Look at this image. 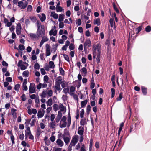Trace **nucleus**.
<instances>
[{
  "label": "nucleus",
  "mask_w": 151,
  "mask_h": 151,
  "mask_svg": "<svg viewBox=\"0 0 151 151\" xmlns=\"http://www.w3.org/2000/svg\"><path fill=\"white\" fill-rule=\"evenodd\" d=\"M30 23V21L28 19H26L25 20V24L26 26L28 25Z\"/></svg>",
  "instance_id": "64"
},
{
  "label": "nucleus",
  "mask_w": 151,
  "mask_h": 151,
  "mask_svg": "<svg viewBox=\"0 0 151 151\" xmlns=\"http://www.w3.org/2000/svg\"><path fill=\"white\" fill-rule=\"evenodd\" d=\"M32 10V6L29 5L28 6L27 9V11L29 12H30Z\"/></svg>",
  "instance_id": "57"
},
{
  "label": "nucleus",
  "mask_w": 151,
  "mask_h": 151,
  "mask_svg": "<svg viewBox=\"0 0 151 151\" xmlns=\"http://www.w3.org/2000/svg\"><path fill=\"white\" fill-rule=\"evenodd\" d=\"M59 70L60 73L62 75H63L64 74V71L62 68H59Z\"/></svg>",
  "instance_id": "59"
},
{
  "label": "nucleus",
  "mask_w": 151,
  "mask_h": 151,
  "mask_svg": "<svg viewBox=\"0 0 151 151\" xmlns=\"http://www.w3.org/2000/svg\"><path fill=\"white\" fill-rule=\"evenodd\" d=\"M49 78L48 76L45 75L44 76V80L45 83H47L48 81Z\"/></svg>",
  "instance_id": "47"
},
{
  "label": "nucleus",
  "mask_w": 151,
  "mask_h": 151,
  "mask_svg": "<svg viewBox=\"0 0 151 151\" xmlns=\"http://www.w3.org/2000/svg\"><path fill=\"white\" fill-rule=\"evenodd\" d=\"M47 95V93L45 91H42L40 96L42 98H45Z\"/></svg>",
  "instance_id": "22"
},
{
  "label": "nucleus",
  "mask_w": 151,
  "mask_h": 151,
  "mask_svg": "<svg viewBox=\"0 0 151 151\" xmlns=\"http://www.w3.org/2000/svg\"><path fill=\"white\" fill-rule=\"evenodd\" d=\"M84 128L83 127H80L78 129V133L80 135H83V133Z\"/></svg>",
  "instance_id": "12"
},
{
  "label": "nucleus",
  "mask_w": 151,
  "mask_h": 151,
  "mask_svg": "<svg viewBox=\"0 0 151 151\" xmlns=\"http://www.w3.org/2000/svg\"><path fill=\"white\" fill-rule=\"evenodd\" d=\"M78 135H76L74 136L70 144L73 146H75L78 142Z\"/></svg>",
  "instance_id": "3"
},
{
  "label": "nucleus",
  "mask_w": 151,
  "mask_h": 151,
  "mask_svg": "<svg viewBox=\"0 0 151 151\" xmlns=\"http://www.w3.org/2000/svg\"><path fill=\"white\" fill-rule=\"evenodd\" d=\"M63 139L65 142L66 143V145H68L70 141V138L68 137H64Z\"/></svg>",
  "instance_id": "26"
},
{
  "label": "nucleus",
  "mask_w": 151,
  "mask_h": 151,
  "mask_svg": "<svg viewBox=\"0 0 151 151\" xmlns=\"http://www.w3.org/2000/svg\"><path fill=\"white\" fill-rule=\"evenodd\" d=\"M76 22L78 26L80 25L81 23V19H79L77 20L76 21Z\"/></svg>",
  "instance_id": "53"
},
{
  "label": "nucleus",
  "mask_w": 151,
  "mask_h": 151,
  "mask_svg": "<svg viewBox=\"0 0 151 151\" xmlns=\"http://www.w3.org/2000/svg\"><path fill=\"white\" fill-rule=\"evenodd\" d=\"M19 49L17 50H18L19 52V53H20L21 55H22V51L23 50L25 49L24 46L22 44H20L19 46Z\"/></svg>",
  "instance_id": "11"
},
{
  "label": "nucleus",
  "mask_w": 151,
  "mask_h": 151,
  "mask_svg": "<svg viewBox=\"0 0 151 151\" xmlns=\"http://www.w3.org/2000/svg\"><path fill=\"white\" fill-rule=\"evenodd\" d=\"M67 121V127H68L70 125L71 123V118L70 114L68 116Z\"/></svg>",
  "instance_id": "20"
},
{
  "label": "nucleus",
  "mask_w": 151,
  "mask_h": 151,
  "mask_svg": "<svg viewBox=\"0 0 151 151\" xmlns=\"http://www.w3.org/2000/svg\"><path fill=\"white\" fill-rule=\"evenodd\" d=\"M91 42L90 40H87L85 42L84 44V49L86 47V46H88V47L91 46Z\"/></svg>",
  "instance_id": "13"
},
{
  "label": "nucleus",
  "mask_w": 151,
  "mask_h": 151,
  "mask_svg": "<svg viewBox=\"0 0 151 151\" xmlns=\"http://www.w3.org/2000/svg\"><path fill=\"white\" fill-rule=\"evenodd\" d=\"M62 148L60 147H57L54 148L53 149V151H61Z\"/></svg>",
  "instance_id": "52"
},
{
  "label": "nucleus",
  "mask_w": 151,
  "mask_h": 151,
  "mask_svg": "<svg viewBox=\"0 0 151 151\" xmlns=\"http://www.w3.org/2000/svg\"><path fill=\"white\" fill-rule=\"evenodd\" d=\"M21 26L20 23H18L17 26L16 30V33L17 35H19L21 34Z\"/></svg>",
  "instance_id": "7"
},
{
  "label": "nucleus",
  "mask_w": 151,
  "mask_h": 151,
  "mask_svg": "<svg viewBox=\"0 0 151 151\" xmlns=\"http://www.w3.org/2000/svg\"><path fill=\"white\" fill-rule=\"evenodd\" d=\"M141 30V26H139L138 27L136 28L135 31L136 34L138 33Z\"/></svg>",
  "instance_id": "46"
},
{
  "label": "nucleus",
  "mask_w": 151,
  "mask_h": 151,
  "mask_svg": "<svg viewBox=\"0 0 151 151\" xmlns=\"http://www.w3.org/2000/svg\"><path fill=\"white\" fill-rule=\"evenodd\" d=\"M29 18L31 21L33 22H35L37 20L36 17L35 16H31Z\"/></svg>",
  "instance_id": "37"
},
{
  "label": "nucleus",
  "mask_w": 151,
  "mask_h": 151,
  "mask_svg": "<svg viewBox=\"0 0 151 151\" xmlns=\"http://www.w3.org/2000/svg\"><path fill=\"white\" fill-rule=\"evenodd\" d=\"M86 123L85 118L82 119L80 121L81 124L82 126H84Z\"/></svg>",
  "instance_id": "28"
},
{
  "label": "nucleus",
  "mask_w": 151,
  "mask_h": 151,
  "mask_svg": "<svg viewBox=\"0 0 151 151\" xmlns=\"http://www.w3.org/2000/svg\"><path fill=\"white\" fill-rule=\"evenodd\" d=\"M20 87V85L19 84H17L15 85L14 89L16 91H18L19 90Z\"/></svg>",
  "instance_id": "51"
},
{
  "label": "nucleus",
  "mask_w": 151,
  "mask_h": 151,
  "mask_svg": "<svg viewBox=\"0 0 151 151\" xmlns=\"http://www.w3.org/2000/svg\"><path fill=\"white\" fill-rule=\"evenodd\" d=\"M100 24V19L99 18L97 19L94 22V24H97V25L99 26Z\"/></svg>",
  "instance_id": "33"
},
{
  "label": "nucleus",
  "mask_w": 151,
  "mask_h": 151,
  "mask_svg": "<svg viewBox=\"0 0 151 151\" xmlns=\"http://www.w3.org/2000/svg\"><path fill=\"white\" fill-rule=\"evenodd\" d=\"M57 33V31L56 30H55L54 31L53 29H52L49 32V34L50 36L53 35L54 36L56 35Z\"/></svg>",
  "instance_id": "19"
},
{
  "label": "nucleus",
  "mask_w": 151,
  "mask_h": 151,
  "mask_svg": "<svg viewBox=\"0 0 151 151\" xmlns=\"http://www.w3.org/2000/svg\"><path fill=\"white\" fill-rule=\"evenodd\" d=\"M48 40V39L46 37H43L41 41V42L40 44V46L41 47L44 42L46 41H47Z\"/></svg>",
  "instance_id": "14"
},
{
  "label": "nucleus",
  "mask_w": 151,
  "mask_h": 151,
  "mask_svg": "<svg viewBox=\"0 0 151 151\" xmlns=\"http://www.w3.org/2000/svg\"><path fill=\"white\" fill-rule=\"evenodd\" d=\"M64 16L65 15L63 14H60L58 18V21L60 22H62L63 20Z\"/></svg>",
  "instance_id": "23"
},
{
  "label": "nucleus",
  "mask_w": 151,
  "mask_h": 151,
  "mask_svg": "<svg viewBox=\"0 0 151 151\" xmlns=\"http://www.w3.org/2000/svg\"><path fill=\"white\" fill-rule=\"evenodd\" d=\"M52 109V107H49L48 108H47L46 109V112L47 114H49L51 111Z\"/></svg>",
  "instance_id": "48"
},
{
  "label": "nucleus",
  "mask_w": 151,
  "mask_h": 151,
  "mask_svg": "<svg viewBox=\"0 0 151 151\" xmlns=\"http://www.w3.org/2000/svg\"><path fill=\"white\" fill-rule=\"evenodd\" d=\"M53 109L54 111L55 112L57 110H58L59 107L56 104H55L53 105Z\"/></svg>",
  "instance_id": "40"
},
{
  "label": "nucleus",
  "mask_w": 151,
  "mask_h": 151,
  "mask_svg": "<svg viewBox=\"0 0 151 151\" xmlns=\"http://www.w3.org/2000/svg\"><path fill=\"white\" fill-rule=\"evenodd\" d=\"M84 114V111L83 109H82L80 111V117L81 118L83 117Z\"/></svg>",
  "instance_id": "43"
},
{
  "label": "nucleus",
  "mask_w": 151,
  "mask_h": 151,
  "mask_svg": "<svg viewBox=\"0 0 151 151\" xmlns=\"http://www.w3.org/2000/svg\"><path fill=\"white\" fill-rule=\"evenodd\" d=\"M40 18V20L42 22H43L46 19L45 15L43 13L42 14L41 17Z\"/></svg>",
  "instance_id": "34"
},
{
  "label": "nucleus",
  "mask_w": 151,
  "mask_h": 151,
  "mask_svg": "<svg viewBox=\"0 0 151 151\" xmlns=\"http://www.w3.org/2000/svg\"><path fill=\"white\" fill-rule=\"evenodd\" d=\"M11 139L12 141V144H15V142L14 141V136L13 135H12L11 136Z\"/></svg>",
  "instance_id": "58"
},
{
  "label": "nucleus",
  "mask_w": 151,
  "mask_h": 151,
  "mask_svg": "<svg viewBox=\"0 0 151 151\" xmlns=\"http://www.w3.org/2000/svg\"><path fill=\"white\" fill-rule=\"evenodd\" d=\"M27 66H25L24 65H22L20 66L21 69L22 70H24L26 69Z\"/></svg>",
  "instance_id": "60"
},
{
  "label": "nucleus",
  "mask_w": 151,
  "mask_h": 151,
  "mask_svg": "<svg viewBox=\"0 0 151 151\" xmlns=\"http://www.w3.org/2000/svg\"><path fill=\"white\" fill-rule=\"evenodd\" d=\"M56 125V123L55 122H50L49 125L50 128L53 129L55 128Z\"/></svg>",
  "instance_id": "21"
},
{
  "label": "nucleus",
  "mask_w": 151,
  "mask_h": 151,
  "mask_svg": "<svg viewBox=\"0 0 151 151\" xmlns=\"http://www.w3.org/2000/svg\"><path fill=\"white\" fill-rule=\"evenodd\" d=\"M67 119L66 117L64 116L62 118L60 124V127L62 128L65 127L67 125V122H66Z\"/></svg>",
  "instance_id": "2"
},
{
  "label": "nucleus",
  "mask_w": 151,
  "mask_h": 151,
  "mask_svg": "<svg viewBox=\"0 0 151 151\" xmlns=\"http://www.w3.org/2000/svg\"><path fill=\"white\" fill-rule=\"evenodd\" d=\"M145 31L147 32H149L151 31V27L150 26H147L145 29Z\"/></svg>",
  "instance_id": "41"
},
{
  "label": "nucleus",
  "mask_w": 151,
  "mask_h": 151,
  "mask_svg": "<svg viewBox=\"0 0 151 151\" xmlns=\"http://www.w3.org/2000/svg\"><path fill=\"white\" fill-rule=\"evenodd\" d=\"M97 52L98 54L97 55V58H96V61L97 63H98L100 62V52L99 50V49H98L97 50Z\"/></svg>",
  "instance_id": "16"
},
{
  "label": "nucleus",
  "mask_w": 151,
  "mask_h": 151,
  "mask_svg": "<svg viewBox=\"0 0 151 151\" xmlns=\"http://www.w3.org/2000/svg\"><path fill=\"white\" fill-rule=\"evenodd\" d=\"M21 99L22 101H24L26 100V96H25V94H23L21 96Z\"/></svg>",
  "instance_id": "63"
},
{
  "label": "nucleus",
  "mask_w": 151,
  "mask_h": 151,
  "mask_svg": "<svg viewBox=\"0 0 151 151\" xmlns=\"http://www.w3.org/2000/svg\"><path fill=\"white\" fill-rule=\"evenodd\" d=\"M37 24L38 28L37 29H40V26L41 25V24L40 21L39 20H37Z\"/></svg>",
  "instance_id": "55"
},
{
  "label": "nucleus",
  "mask_w": 151,
  "mask_h": 151,
  "mask_svg": "<svg viewBox=\"0 0 151 151\" xmlns=\"http://www.w3.org/2000/svg\"><path fill=\"white\" fill-rule=\"evenodd\" d=\"M64 26L63 22H61L59 23V28H63Z\"/></svg>",
  "instance_id": "49"
},
{
  "label": "nucleus",
  "mask_w": 151,
  "mask_h": 151,
  "mask_svg": "<svg viewBox=\"0 0 151 151\" xmlns=\"http://www.w3.org/2000/svg\"><path fill=\"white\" fill-rule=\"evenodd\" d=\"M111 91L112 93L111 97L113 98L114 97L115 94V90L113 88L111 89Z\"/></svg>",
  "instance_id": "44"
},
{
  "label": "nucleus",
  "mask_w": 151,
  "mask_h": 151,
  "mask_svg": "<svg viewBox=\"0 0 151 151\" xmlns=\"http://www.w3.org/2000/svg\"><path fill=\"white\" fill-rule=\"evenodd\" d=\"M55 118V115L52 114H51L50 116V120L52 122H53L54 121V119Z\"/></svg>",
  "instance_id": "56"
},
{
  "label": "nucleus",
  "mask_w": 151,
  "mask_h": 151,
  "mask_svg": "<svg viewBox=\"0 0 151 151\" xmlns=\"http://www.w3.org/2000/svg\"><path fill=\"white\" fill-rule=\"evenodd\" d=\"M18 6L21 8V9H23V7L24 6V4L22 1H19L18 2Z\"/></svg>",
  "instance_id": "31"
},
{
  "label": "nucleus",
  "mask_w": 151,
  "mask_h": 151,
  "mask_svg": "<svg viewBox=\"0 0 151 151\" xmlns=\"http://www.w3.org/2000/svg\"><path fill=\"white\" fill-rule=\"evenodd\" d=\"M81 73H83L84 74V76H85L87 73V69L85 67H83L81 69Z\"/></svg>",
  "instance_id": "32"
},
{
  "label": "nucleus",
  "mask_w": 151,
  "mask_h": 151,
  "mask_svg": "<svg viewBox=\"0 0 151 151\" xmlns=\"http://www.w3.org/2000/svg\"><path fill=\"white\" fill-rule=\"evenodd\" d=\"M48 95V97L52 96L53 94V91L51 90H48L47 92Z\"/></svg>",
  "instance_id": "27"
},
{
  "label": "nucleus",
  "mask_w": 151,
  "mask_h": 151,
  "mask_svg": "<svg viewBox=\"0 0 151 151\" xmlns=\"http://www.w3.org/2000/svg\"><path fill=\"white\" fill-rule=\"evenodd\" d=\"M56 143L58 146L59 147H62L64 145L63 142L59 138H58L57 140Z\"/></svg>",
  "instance_id": "8"
},
{
  "label": "nucleus",
  "mask_w": 151,
  "mask_h": 151,
  "mask_svg": "<svg viewBox=\"0 0 151 151\" xmlns=\"http://www.w3.org/2000/svg\"><path fill=\"white\" fill-rule=\"evenodd\" d=\"M123 93L121 92L119 95V97L116 98V99L117 101H120L121 100L122 98Z\"/></svg>",
  "instance_id": "39"
},
{
  "label": "nucleus",
  "mask_w": 151,
  "mask_h": 151,
  "mask_svg": "<svg viewBox=\"0 0 151 151\" xmlns=\"http://www.w3.org/2000/svg\"><path fill=\"white\" fill-rule=\"evenodd\" d=\"M109 22L111 24V27L113 26L115 24L114 20L113 19H111L110 20Z\"/></svg>",
  "instance_id": "38"
},
{
  "label": "nucleus",
  "mask_w": 151,
  "mask_h": 151,
  "mask_svg": "<svg viewBox=\"0 0 151 151\" xmlns=\"http://www.w3.org/2000/svg\"><path fill=\"white\" fill-rule=\"evenodd\" d=\"M34 68L35 69L39 70L40 68V65L39 64L36 63L34 65Z\"/></svg>",
  "instance_id": "45"
},
{
  "label": "nucleus",
  "mask_w": 151,
  "mask_h": 151,
  "mask_svg": "<svg viewBox=\"0 0 151 151\" xmlns=\"http://www.w3.org/2000/svg\"><path fill=\"white\" fill-rule=\"evenodd\" d=\"M63 56L64 59L68 62H69V58L68 56L66 54H64Z\"/></svg>",
  "instance_id": "50"
},
{
  "label": "nucleus",
  "mask_w": 151,
  "mask_h": 151,
  "mask_svg": "<svg viewBox=\"0 0 151 151\" xmlns=\"http://www.w3.org/2000/svg\"><path fill=\"white\" fill-rule=\"evenodd\" d=\"M37 34L38 38L40 37H43L45 35V31L37 29Z\"/></svg>",
  "instance_id": "4"
},
{
  "label": "nucleus",
  "mask_w": 151,
  "mask_h": 151,
  "mask_svg": "<svg viewBox=\"0 0 151 151\" xmlns=\"http://www.w3.org/2000/svg\"><path fill=\"white\" fill-rule=\"evenodd\" d=\"M64 93L65 94H67V93H69V89L68 87H67L66 88H64L63 89V91Z\"/></svg>",
  "instance_id": "36"
},
{
  "label": "nucleus",
  "mask_w": 151,
  "mask_h": 151,
  "mask_svg": "<svg viewBox=\"0 0 151 151\" xmlns=\"http://www.w3.org/2000/svg\"><path fill=\"white\" fill-rule=\"evenodd\" d=\"M47 105V106H50L53 104V100L52 98L49 99L46 102Z\"/></svg>",
  "instance_id": "18"
},
{
  "label": "nucleus",
  "mask_w": 151,
  "mask_h": 151,
  "mask_svg": "<svg viewBox=\"0 0 151 151\" xmlns=\"http://www.w3.org/2000/svg\"><path fill=\"white\" fill-rule=\"evenodd\" d=\"M29 35L30 36V37L31 38V39L34 40H38L39 39L37 34L30 33Z\"/></svg>",
  "instance_id": "9"
},
{
  "label": "nucleus",
  "mask_w": 151,
  "mask_h": 151,
  "mask_svg": "<svg viewBox=\"0 0 151 151\" xmlns=\"http://www.w3.org/2000/svg\"><path fill=\"white\" fill-rule=\"evenodd\" d=\"M46 56H48L50 55L51 54L50 52V45L47 44L46 45Z\"/></svg>",
  "instance_id": "5"
},
{
  "label": "nucleus",
  "mask_w": 151,
  "mask_h": 151,
  "mask_svg": "<svg viewBox=\"0 0 151 151\" xmlns=\"http://www.w3.org/2000/svg\"><path fill=\"white\" fill-rule=\"evenodd\" d=\"M95 86V83L93 81L92 82H91V85H90V88L91 89H93L94 88Z\"/></svg>",
  "instance_id": "62"
},
{
  "label": "nucleus",
  "mask_w": 151,
  "mask_h": 151,
  "mask_svg": "<svg viewBox=\"0 0 151 151\" xmlns=\"http://www.w3.org/2000/svg\"><path fill=\"white\" fill-rule=\"evenodd\" d=\"M45 113V111L42 109H40L38 111L37 113L38 117L42 118L44 116Z\"/></svg>",
  "instance_id": "6"
},
{
  "label": "nucleus",
  "mask_w": 151,
  "mask_h": 151,
  "mask_svg": "<svg viewBox=\"0 0 151 151\" xmlns=\"http://www.w3.org/2000/svg\"><path fill=\"white\" fill-rule=\"evenodd\" d=\"M76 90V88L73 86H71L70 88L69 94L71 95H73L74 94V91Z\"/></svg>",
  "instance_id": "15"
},
{
  "label": "nucleus",
  "mask_w": 151,
  "mask_h": 151,
  "mask_svg": "<svg viewBox=\"0 0 151 151\" xmlns=\"http://www.w3.org/2000/svg\"><path fill=\"white\" fill-rule=\"evenodd\" d=\"M50 140L52 142H54L55 139V137L53 135H52L50 137Z\"/></svg>",
  "instance_id": "61"
},
{
  "label": "nucleus",
  "mask_w": 151,
  "mask_h": 151,
  "mask_svg": "<svg viewBox=\"0 0 151 151\" xmlns=\"http://www.w3.org/2000/svg\"><path fill=\"white\" fill-rule=\"evenodd\" d=\"M31 134V132L30 130V128L29 127H27L26 130L25 131V136L27 137L29 135Z\"/></svg>",
  "instance_id": "17"
},
{
  "label": "nucleus",
  "mask_w": 151,
  "mask_h": 151,
  "mask_svg": "<svg viewBox=\"0 0 151 151\" xmlns=\"http://www.w3.org/2000/svg\"><path fill=\"white\" fill-rule=\"evenodd\" d=\"M87 102L88 101L87 100H85L84 101H82L81 102V107H84L86 104Z\"/></svg>",
  "instance_id": "24"
},
{
  "label": "nucleus",
  "mask_w": 151,
  "mask_h": 151,
  "mask_svg": "<svg viewBox=\"0 0 151 151\" xmlns=\"http://www.w3.org/2000/svg\"><path fill=\"white\" fill-rule=\"evenodd\" d=\"M93 58L95 59L96 58V56L97 55V54H98L97 50L96 51V48H95V49L93 50Z\"/></svg>",
  "instance_id": "42"
},
{
  "label": "nucleus",
  "mask_w": 151,
  "mask_h": 151,
  "mask_svg": "<svg viewBox=\"0 0 151 151\" xmlns=\"http://www.w3.org/2000/svg\"><path fill=\"white\" fill-rule=\"evenodd\" d=\"M55 86H54V88L55 89V93H57V90L59 91L61 90L60 86V84L61 83L60 79H56L55 80Z\"/></svg>",
  "instance_id": "1"
},
{
  "label": "nucleus",
  "mask_w": 151,
  "mask_h": 151,
  "mask_svg": "<svg viewBox=\"0 0 151 151\" xmlns=\"http://www.w3.org/2000/svg\"><path fill=\"white\" fill-rule=\"evenodd\" d=\"M29 74V72L28 70H26L23 72V76L25 77H28Z\"/></svg>",
  "instance_id": "30"
},
{
  "label": "nucleus",
  "mask_w": 151,
  "mask_h": 151,
  "mask_svg": "<svg viewBox=\"0 0 151 151\" xmlns=\"http://www.w3.org/2000/svg\"><path fill=\"white\" fill-rule=\"evenodd\" d=\"M51 16L55 19H57L58 17V15L56 13H55V12H51Z\"/></svg>",
  "instance_id": "25"
},
{
  "label": "nucleus",
  "mask_w": 151,
  "mask_h": 151,
  "mask_svg": "<svg viewBox=\"0 0 151 151\" xmlns=\"http://www.w3.org/2000/svg\"><path fill=\"white\" fill-rule=\"evenodd\" d=\"M147 88L144 87L142 86V93L144 95H146L147 93Z\"/></svg>",
  "instance_id": "29"
},
{
  "label": "nucleus",
  "mask_w": 151,
  "mask_h": 151,
  "mask_svg": "<svg viewBox=\"0 0 151 151\" xmlns=\"http://www.w3.org/2000/svg\"><path fill=\"white\" fill-rule=\"evenodd\" d=\"M56 11L57 12H61L63 10L61 6H59L56 8Z\"/></svg>",
  "instance_id": "54"
},
{
  "label": "nucleus",
  "mask_w": 151,
  "mask_h": 151,
  "mask_svg": "<svg viewBox=\"0 0 151 151\" xmlns=\"http://www.w3.org/2000/svg\"><path fill=\"white\" fill-rule=\"evenodd\" d=\"M49 67L50 68H54L55 65L53 61H50L49 62Z\"/></svg>",
  "instance_id": "35"
},
{
  "label": "nucleus",
  "mask_w": 151,
  "mask_h": 151,
  "mask_svg": "<svg viewBox=\"0 0 151 151\" xmlns=\"http://www.w3.org/2000/svg\"><path fill=\"white\" fill-rule=\"evenodd\" d=\"M33 83H31L29 86V92L30 93H32L35 92V87L32 85H33Z\"/></svg>",
  "instance_id": "10"
}]
</instances>
